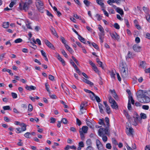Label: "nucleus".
Returning <instances> with one entry per match:
<instances>
[{
	"instance_id": "obj_1",
	"label": "nucleus",
	"mask_w": 150,
	"mask_h": 150,
	"mask_svg": "<svg viewBox=\"0 0 150 150\" xmlns=\"http://www.w3.org/2000/svg\"><path fill=\"white\" fill-rule=\"evenodd\" d=\"M138 98H143V102L148 103L150 102V89L147 91L140 90L137 93Z\"/></svg>"
},
{
	"instance_id": "obj_2",
	"label": "nucleus",
	"mask_w": 150,
	"mask_h": 150,
	"mask_svg": "<svg viewBox=\"0 0 150 150\" xmlns=\"http://www.w3.org/2000/svg\"><path fill=\"white\" fill-rule=\"evenodd\" d=\"M119 67L122 76L124 78H126L127 76V67L126 63L122 61L120 62Z\"/></svg>"
},
{
	"instance_id": "obj_3",
	"label": "nucleus",
	"mask_w": 150,
	"mask_h": 150,
	"mask_svg": "<svg viewBox=\"0 0 150 150\" xmlns=\"http://www.w3.org/2000/svg\"><path fill=\"white\" fill-rule=\"evenodd\" d=\"M98 134L99 136L105 135V134L110 135L109 128H108V127H105V128H100L98 131Z\"/></svg>"
},
{
	"instance_id": "obj_4",
	"label": "nucleus",
	"mask_w": 150,
	"mask_h": 150,
	"mask_svg": "<svg viewBox=\"0 0 150 150\" xmlns=\"http://www.w3.org/2000/svg\"><path fill=\"white\" fill-rule=\"evenodd\" d=\"M36 5L38 10L40 11L42 8H43V3L41 0H36Z\"/></svg>"
},
{
	"instance_id": "obj_5",
	"label": "nucleus",
	"mask_w": 150,
	"mask_h": 150,
	"mask_svg": "<svg viewBox=\"0 0 150 150\" xmlns=\"http://www.w3.org/2000/svg\"><path fill=\"white\" fill-rule=\"evenodd\" d=\"M110 35L112 38L115 40H118L120 38L119 36L115 32L113 33H111L110 34Z\"/></svg>"
},
{
	"instance_id": "obj_6",
	"label": "nucleus",
	"mask_w": 150,
	"mask_h": 150,
	"mask_svg": "<svg viewBox=\"0 0 150 150\" xmlns=\"http://www.w3.org/2000/svg\"><path fill=\"white\" fill-rule=\"evenodd\" d=\"M126 132L127 134L128 135H132L133 132V129L132 127H129V129L127 127Z\"/></svg>"
},
{
	"instance_id": "obj_7",
	"label": "nucleus",
	"mask_w": 150,
	"mask_h": 150,
	"mask_svg": "<svg viewBox=\"0 0 150 150\" xmlns=\"http://www.w3.org/2000/svg\"><path fill=\"white\" fill-rule=\"evenodd\" d=\"M44 41L45 43L48 47L51 48L52 49H54V48L53 45L47 40H45Z\"/></svg>"
},
{
	"instance_id": "obj_8",
	"label": "nucleus",
	"mask_w": 150,
	"mask_h": 150,
	"mask_svg": "<svg viewBox=\"0 0 150 150\" xmlns=\"http://www.w3.org/2000/svg\"><path fill=\"white\" fill-rule=\"evenodd\" d=\"M98 28L99 31L100 32V33L98 34V35H104V29L102 26L100 25H98Z\"/></svg>"
},
{
	"instance_id": "obj_9",
	"label": "nucleus",
	"mask_w": 150,
	"mask_h": 150,
	"mask_svg": "<svg viewBox=\"0 0 150 150\" xmlns=\"http://www.w3.org/2000/svg\"><path fill=\"white\" fill-rule=\"evenodd\" d=\"M141 47L139 46L138 45L135 44L133 46V50L135 52H138L140 51Z\"/></svg>"
},
{
	"instance_id": "obj_10",
	"label": "nucleus",
	"mask_w": 150,
	"mask_h": 150,
	"mask_svg": "<svg viewBox=\"0 0 150 150\" xmlns=\"http://www.w3.org/2000/svg\"><path fill=\"white\" fill-rule=\"evenodd\" d=\"M96 2L98 4L100 5L102 8H104V4L103 0H96Z\"/></svg>"
},
{
	"instance_id": "obj_11",
	"label": "nucleus",
	"mask_w": 150,
	"mask_h": 150,
	"mask_svg": "<svg viewBox=\"0 0 150 150\" xmlns=\"http://www.w3.org/2000/svg\"><path fill=\"white\" fill-rule=\"evenodd\" d=\"M25 88L28 90L31 91V90H35L36 88L33 86H28V85H26L25 87Z\"/></svg>"
},
{
	"instance_id": "obj_12",
	"label": "nucleus",
	"mask_w": 150,
	"mask_h": 150,
	"mask_svg": "<svg viewBox=\"0 0 150 150\" xmlns=\"http://www.w3.org/2000/svg\"><path fill=\"white\" fill-rule=\"evenodd\" d=\"M79 147L78 148V150H81V148L84 146V144L83 142H80L78 144Z\"/></svg>"
},
{
	"instance_id": "obj_13",
	"label": "nucleus",
	"mask_w": 150,
	"mask_h": 150,
	"mask_svg": "<svg viewBox=\"0 0 150 150\" xmlns=\"http://www.w3.org/2000/svg\"><path fill=\"white\" fill-rule=\"evenodd\" d=\"M57 59L61 62L64 65L65 64V61L64 60L60 57V55L58 54L57 56Z\"/></svg>"
},
{
	"instance_id": "obj_14",
	"label": "nucleus",
	"mask_w": 150,
	"mask_h": 150,
	"mask_svg": "<svg viewBox=\"0 0 150 150\" xmlns=\"http://www.w3.org/2000/svg\"><path fill=\"white\" fill-rule=\"evenodd\" d=\"M141 119V117H139L138 115H137L136 118L134 119L135 122L134 123V125L136 126L137 125V122L138 121H140Z\"/></svg>"
},
{
	"instance_id": "obj_15",
	"label": "nucleus",
	"mask_w": 150,
	"mask_h": 150,
	"mask_svg": "<svg viewBox=\"0 0 150 150\" xmlns=\"http://www.w3.org/2000/svg\"><path fill=\"white\" fill-rule=\"evenodd\" d=\"M96 146L98 149H101V147H102V144L97 139L96 140Z\"/></svg>"
},
{
	"instance_id": "obj_16",
	"label": "nucleus",
	"mask_w": 150,
	"mask_h": 150,
	"mask_svg": "<svg viewBox=\"0 0 150 150\" xmlns=\"http://www.w3.org/2000/svg\"><path fill=\"white\" fill-rule=\"evenodd\" d=\"M23 3V10L26 11L28 9V6L29 5L26 2Z\"/></svg>"
},
{
	"instance_id": "obj_17",
	"label": "nucleus",
	"mask_w": 150,
	"mask_h": 150,
	"mask_svg": "<svg viewBox=\"0 0 150 150\" xmlns=\"http://www.w3.org/2000/svg\"><path fill=\"white\" fill-rule=\"evenodd\" d=\"M111 104V105L112 108L116 109L118 108V106L117 104L115 101V102H113Z\"/></svg>"
},
{
	"instance_id": "obj_18",
	"label": "nucleus",
	"mask_w": 150,
	"mask_h": 150,
	"mask_svg": "<svg viewBox=\"0 0 150 150\" xmlns=\"http://www.w3.org/2000/svg\"><path fill=\"white\" fill-rule=\"evenodd\" d=\"M50 29L52 34L55 36L58 37V36L54 28L53 27H51Z\"/></svg>"
},
{
	"instance_id": "obj_19",
	"label": "nucleus",
	"mask_w": 150,
	"mask_h": 150,
	"mask_svg": "<svg viewBox=\"0 0 150 150\" xmlns=\"http://www.w3.org/2000/svg\"><path fill=\"white\" fill-rule=\"evenodd\" d=\"M9 23L8 22H4L3 23L2 26L4 28H6L8 27Z\"/></svg>"
},
{
	"instance_id": "obj_20",
	"label": "nucleus",
	"mask_w": 150,
	"mask_h": 150,
	"mask_svg": "<svg viewBox=\"0 0 150 150\" xmlns=\"http://www.w3.org/2000/svg\"><path fill=\"white\" fill-rule=\"evenodd\" d=\"M21 126H22L21 130L22 132L26 130V125L24 123H21Z\"/></svg>"
},
{
	"instance_id": "obj_21",
	"label": "nucleus",
	"mask_w": 150,
	"mask_h": 150,
	"mask_svg": "<svg viewBox=\"0 0 150 150\" xmlns=\"http://www.w3.org/2000/svg\"><path fill=\"white\" fill-rule=\"evenodd\" d=\"M99 108L100 109V112L101 113H103L104 111L103 110V107L102 104L98 103Z\"/></svg>"
},
{
	"instance_id": "obj_22",
	"label": "nucleus",
	"mask_w": 150,
	"mask_h": 150,
	"mask_svg": "<svg viewBox=\"0 0 150 150\" xmlns=\"http://www.w3.org/2000/svg\"><path fill=\"white\" fill-rule=\"evenodd\" d=\"M116 11L117 12L120 14L121 15L124 14V12L123 10L119 8H116Z\"/></svg>"
},
{
	"instance_id": "obj_23",
	"label": "nucleus",
	"mask_w": 150,
	"mask_h": 150,
	"mask_svg": "<svg viewBox=\"0 0 150 150\" xmlns=\"http://www.w3.org/2000/svg\"><path fill=\"white\" fill-rule=\"evenodd\" d=\"M78 39H79L82 42L85 44H86V42L85 41V39L83 38L82 37H81L80 35H79V36H78Z\"/></svg>"
},
{
	"instance_id": "obj_24",
	"label": "nucleus",
	"mask_w": 150,
	"mask_h": 150,
	"mask_svg": "<svg viewBox=\"0 0 150 150\" xmlns=\"http://www.w3.org/2000/svg\"><path fill=\"white\" fill-rule=\"evenodd\" d=\"M82 132L84 133H86L87 132L88 130V127L87 126H83L82 128Z\"/></svg>"
},
{
	"instance_id": "obj_25",
	"label": "nucleus",
	"mask_w": 150,
	"mask_h": 150,
	"mask_svg": "<svg viewBox=\"0 0 150 150\" xmlns=\"http://www.w3.org/2000/svg\"><path fill=\"white\" fill-rule=\"evenodd\" d=\"M96 62L99 65V67H101L102 69H103L104 67L103 65L102 62L99 60V59H96Z\"/></svg>"
},
{
	"instance_id": "obj_26",
	"label": "nucleus",
	"mask_w": 150,
	"mask_h": 150,
	"mask_svg": "<svg viewBox=\"0 0 150 150\" xmlns=\"http://www.w3.org/2000/svg\"><path fill=\"white\" fill-rule=\"evenodd\" d=\"M86 144L88 146H91L92 142L91 139H88L86 142Z\"/></svg>"
},
{
	"instance_id": "obj_27",
	"label": "nucleus",
	"mask_w": 150,
	"mask_h": 150,
	"mask_svg": "<svg viewBox=\"0 0 150 150\" xmlns=\"http://www.w3.org/2000/svg\"><path fill=\"white\" fill-rule=\"evenodd\" d=\"M123 113L126 117L128 119H129L130 118V117L128 113V112L125 110H123Z\"/></svg>"
},
{
	"instance_id": "obj_28",
	"label": "nucleus",
	"mask_w": 150,
	"mask_h": 150,
	"mask_svg": "<svg viewBox=\"0 0 150 150\" xmlns=\"http://www.w3.org/2000/svg\"><path fill=\"white\" fill-rule=\"evenodd\" d=\"M105 122L106 123V126H105L106 127H108L109 128V120L108 117H106L105 118Z\"/></svg>"
},
{
	"instance_id": "obj_29",
	"label": "nucleus",
	"mask_w": 150,
	"mask_h": 150,
	"mask_svg": "<svg viewBox=\"0 0 150 150\" xmlns=\"http://www.w3.org/2000/svg\"><path fill=\"white\" fill-rule=\"evenodd\" d=\"M108 98L109 99V103L111 104L113 102H115V101L112 97L110 96H109L108 97Z\"/></svg>"
},
{
	"instance_id": "obj_30",
	"label": "nucleus",
	"mask_w": 150,
	"mask_h": 150,
	"mask_svg": "<svg viewBox=\"0 0 150 150\" xmlns=\"http://www.w3.org/2000/svg\"><path fill=\"white\" fill-rule=\"evenodd\" d=\"M83 3L86 6L88 7L90 5L91 3L88 0H84Z\"/></svg>"
},
{
	"instance_id": "obj_31",
	"label": "nucleus",
	"mask_w": 150,
	"mask_h": 150,
	"mask_svg": "<svg viewBox=\"0 0 150 150\" xmlns=\"http://www.w3.org/2000/svg\"><path fill=\"white\" fill-rule=\"evenodd\" d=\"M146 63L144 61H142L140 63V67L144 68L146 66Z\"/></svg>"
},
{
	"instance_id": "obj_32",
	"label": "nucleus",
	"mask_w": 150,
	"mask_h": 150,
	"mask_svg": "<svg viewBox=\"0 0 150 150\" xmlns=\"http://www.w3.org/2000/svg\"><path fill=\"white\" fill-rule=\"evenodd\" d=\"M33 106L31 104H29L28 107V112H30L32 111L33 110Z\"/></svg>"
},
{
	"instance_id": "obj_33",
	"label": "nucleus",
	"mask_w": 150,
	"mask_h": 150,
	"mask_svg": "<svg viewBox=\"0 0 150 150\" xmlns=\"http://www.w3.org/2000/svg\"><path fill=\"white\" fill-rule=\"evenodd\" d=\"M128 101H130L131 100V103H132V104L133 105L134 103V100L132 96H131L130 97H128Z\"/></svg>"
},
{
	"instance_id": "obj_34",
	"label": "nucleus",
	"mask_w": 150,
	"mask_h": 150,
	"mask_svg": "<svg viewBox=\"0 0 150 150\" xmlns=\"http://www.w3.org/2000/svg\"><path fill=\"white\" fill-rule=\"evenodd\" d=\"M95 17L97 18L98 21H100L102 19V16L98 14H97L95 16Z\"/></svg>"
},
{
	"instance_id": "obj_35",
	"label": "nucleus",
	"mask_w": 150,
	"mask_h": 150,
	"mask_svg": "<svg viewBox=\"0 0 150 150\" xmlns=\"http://www.w3.org/2000/svg\"><path fill=\"white\" fill-rule=\"evenodd\" d=\"M86 109L84 108L80 107V114L81 115L85 113L86 112Z\"/></svg>"
},
{
	"instance_id": "obj_36",
	"label": "nucleus",
	"mask_w": 150,
	"mask_h": 150,
	"mask_svg": "<svg viewBox=\"0 0 150 150\" xmlns=\"http://www.w3.org/2000/svg\"><path fill=\"white\" fill-rule=\"evenodd\" d=\"M31 24V23L27 21L26 24V26L29 29H33L30 25Z\"/></svg>"
},
{
	"instance_id": "obj_37",
	"label": "nucleus",
	"mask_w": 150,
	"mask_h": 150,
	"mask_svg": "<svg viewBox=\"0 0 150 150\" xmlns=\"http://www.w3.org/2000/svg\"><path fill=\"white\" fill-rule=\"evenodd\" d=\"M79 132L80 133V135L81 139L82 140H84L85 139V136L83 133L82 131H80Z\"/></svg>"
},
{
	"instance_id": "obj_38",
	"label": "nucleus",
	"mask_w": 150,
	"mask_h": 150,
	"mask_svg": "<svg viewBox=\"0 0 150 150\" xmlns=\"http://www.w3.org/2000/svg\"><path fill=\"white\" fill-rule=\"evenodd\" d=\"M98 123L100 125H104V126H105V124L104 122V120H103L100 119L99 121L98 122Z\"/></svg>"
},
{
	"instance_id": "obj_39",
	"label": "nucleus",
	"mask_w": 150,
	"mask_h": 150,
	"mask_svg": "<svg viewBox=\"0 0 150 150\" xmlns=\"http://www.w3.org/2000/svg\"><path fill=\"white\" fill-rule=\"evenodd\" d=\"M113 91H114V93L112 94V96L113 97L116 99L117 100L118 98L116 94L115 90L113 89Z\"/></svg>"
},
{
	"instance_id": "obj_40",
	"label": "nucleus",
	"mask_w": 150,
	"mask_h": 150,
	"mask_svg": "<svg viewBox=\"0 0 150 150\" xmlns=\"http://www.w3.org/2000/svg\"><path fill=\"white\" fill-rule=\"evenodd\" d=\"M45 86L46 87V90L48 92L49 94H50L51 93L48 87V84H47V83H46L45 84Z\"/></svg>"
},
{
	"instance_id": "obj_41",
	"label": "nucleus",
	"mask_w": 150,
	"mask_h": 150,
	"mask_svg": "<svg viewBox=\"0 0 150 150\" xmlns=\"http://www.w3.org/2000/svg\"><path fill=\"white\" fill-rule=\"evenodd\" d=\"M91 93L92 94L90 95V98L91 100H94L95 99V96H96L93 92H92Z\"/></svg>"
},
{
	"instance_id": "obj_42",
	"label": "nucleus",
	"mask_w": 150,
	"mask_h": 150,
	"mask_svg": "<svg viewBox=\"0 0 150 150\" xmlns=\"http://www.w3.org/2000/svg\"><path fill=\"white\" fill-rule=\"evenodd\" d=\"M61 52L64 56L66 58H67L68 56L65 51L63 50H62Z\"/></svg>"
},
{
	"instance_id": "obj_43",
	"label": "nucleus",
	"mask_w": 150,
	"mask_h": 150,
	"mask_svg": "<svg viewBox=\"0 0 150 150\" xmlns=\"http://www.w3.org/2000/svg\"><path fill=\"white\" fill-rule=\"evenodd\" d=\"M100 137H102V139L104 142H105L107 141L108 138L106 136L104 135L103 136H100Z\"/></svg>"
},
{
	"instance_id": "obj_44",
	"label": "nucleus",
	"mask_w": 150,
	"mask_h": 150,
	"mask_svg": "<svg viewBox=\"0 0 150 150\" xmlns=\"http://www.w3.org/2000/svg\"><path fill=\"white\" fill-rule=\"evenodd\" d=\"M132 57V53H131L130 51H129L128 52V53L127 56L126 57V58H130Z\"/></svg>"
},
{
	"instance_id": "obj_45",
	"label": "nucleus",
	"mask_w": 150,
	"mask_h": 150,
	"mask_svg": "<svg viewBox=\"0 0 150 150\" xmlns=\"http://www.w3.org/2000/svg\"><path fill=\"white\" fill-rule=\"evenodd\" d=\"M115 3L114 0H108L107 1L108 4L110 5H112V3Z\"/></svg>"
},
{
	"instance_id": "obj_46",
	"label": "nucleus",
	"mask_w": 150,
	"mask_h": 150,
	"mask_svg": "<svg viewBox=\"0 0 150 150\" xmlns=\"http://www.w3.org/2000/svg\"><path fill=\"white\" fill-rule=\"evenodd\" d=\"M104 35H99V37L100 39V42L101 43H103V39L104 38Z\"/></svg>"
},
{
	"instance_id": "obj_47",
	"label": "nucleus",
	"mask_w": 150,
	"mask_h": 150,
	"mask_svg": "<svg viewBox=\"0 0 150 150\" xmlns=\"http://www.w3.org/2000/svg\"><path fill=\"white\" fill-rule=\"evenodd\" d=\"M61 121L64 124H66L67 123L68 121L66 119L63 118L62 119Z\"/></svg>"
},
{
	"instance_id": "obj_48",
	"label": "nucleus",
	"mask_w": 150,
	"mask_h": 150,
	"mask_svg": "<svg viewBox=\"0 0 150 150\" xmlns=\"http://www.w3.org/2000/svg\"><path fill=\"white\" fill-rule=\"evenodd\" d=\"M113 26L115 28L117 29H119L120 28L119 25L117 23H115L114 24Z\"/></svg>"
},
{
	"instance_id": "obj_49",
	"label": "nucleus",
	"mask_w": 150,
	"mask_h": 150,
	"mask_svg": "<svg viewBox=\"0 0 150 150\" xmlns=\"http://www.w3.org/2000/svg\"><path fill=\"white\" fill-rule=\"evenodd\" d=\"M106 147L107 149H110L112 148V146L110 143H108L106 144Z\"/></svg>"
},
{
	"instance_id": "obj_50",
	"label": "nucleus",
	"mask_w": 150,
	"mask_h": 150,
	"mask_svg": "<svg viewBox=\"0 0 150 150\" xmlns=\"http://www.w3.org/2000/svg\"><path fill=\"white\" fill-rule=\"evenodd\" d=\"M18 8L21 10H23V3H20Z\"/></svg>"
},
{
	"instance_id": "obj_51",
	"label": "nucleus",
	"mask_w": 150,
	"mask_h": 150,
	"mask_svg": "<svg viewBox=\"0 0 150 150\" xmlns=\"http://www.w3.org/2000/svg\"><path fill=\"white\" fill-rule=\"evenodd\" d=\"M31 134L30 132H27L24 134V136L26 138H30Z\"/></svg>"
},
{
	"instance_id": "obj_52",
	"label": "nucleus",
	"mask_w": 150,
	"mask_h": 150,
	"mask_svg": "<svg viewBox=\"0 0 150 150\" xmlns=\"http://www.w3.org/2000/svg\"><path fill=\"white\" fill-rule=\"evenodd\" d=\"M141 115V118L142 119V118H143V119H145L146 118V114L144 113H141L140 114Z\"/></svg>"
},
{
	"instance_id": "obj_53",
	"label": "nucleus",
	"mask_w": 150,
	"mask_h": 150,
	"mask_svg": "<svg viewBox=\"0 0 150 150\" xmlns=\"http://www.w3.org/2000/svg\"><path fill=\"white\" fill-rule=\"evenodd\" d=\"M22 41L23 40L19 38L16 40L14 41V42L15 43H18L22 42Z\"/></svg>"
},
{
	"instance_id": "obj_54",
	"label": "nucleus",
	"mask_w": 150,
	"mask_h": 150,
	"mask_svg": "<svg viewBox=\"0 0 150 150\" xmlns=\"http://www.w3.org/2000/svg\"><path fill=\"white\" fill-rule=\"evenodd\" d=\"M112 143L114 144L115 145H117L118 144V143L117 141L114 138H112Z\"/></svg>"
},
{
	"instance_id": "obj_55",
	"label": "nucleus",
	"mask_w": 150,
	"mask_h": 150,
	"mask_svg": "<svg viewBox=\"0 0 150 150\" xmlns=\"http://www.w3.org/2000/svg\"><path fill=\"white\" fill-rule=\"evenodd\" d=\"M146 19L148 21L150 22V15L148 13L146 14Z\"/></svg>"
},
{
	"instance_id": "obj_56",
	"label": "nucleus",
	"mask_w": 150,
	"mask_h": 150,
	"mask_svg": "<svg viewBox=\"0 0 150 150\" xmlns=\"http://www.w3.org/2000/svg\"><path fill=\"white\" fill-rule=\"evenodd\" d=\"M3 108L4 110H11L10 107L8 105L4 106Z\"/></svg>"
},
{
	"instance_id": "obj_57",
	"label": "nucleus",
	"mask_w": 150,
	"mask_h": 150,
	"mask_svg": "<svg viewBox=\"0 0 150 150\" xmlns=\"http://www.w3.org/2000/svg\"><path fill=\"white\" fill-rule=\"evenodd\" d=\"M143 10L146 13H148L149 12V9L148 8L144 6L143 8Z\"/></svg>"
},
{
	"instance_id": "obj_58",
	"label": "nucleus",
	"mask_w": 150,
	"mask_h": 150,
	"mask_svg": "<svg viewBox=\"0 0 150 150\" xmlns=\"http://www.w3.org/2000/svg\"><path fill=\"white\" fill-rule=\"evenodd\" d=\"M92 45L93 47H94L95 49H99L98 45L97 44H96L94 42H93L92 43Z\"/></svg>"
},
{
	"instance_id": "obj_59",
	"label": "nucleus",
	"mask_w": 150,
	"mask_h": 150,
	"mask_svg": "<svg viewBox=\"0 0 150 150\" xmlns=\"http://www.w3.org/2000/svg\"><path fill=\"white\" fill-rule=\"evenodd\" d=\"M87 125L91 128H92L93 127V125L91 122L90 121H87L86 122Z\"/></svg>"
},
{
	"instance_id": "obj_60",
	"label": "nucleus",
	"mask_w": 150,
	"mask_h": 150,
	"mask_svg": "<svg viewBox=\"0 0 150 150\" xmlns=\"http://www.w3.org/2000/svg\"><path fill=\"white\" fill-rule=\"evenodd\" d=\"M6 54L5 53L2 54L0 55V60L2 61Z\"/></svg>"
},
{
	"instance_id": "obj_61",
	"label": "nucleus",
	"mask_w": 150,
	"mask_h": 150,
	"mask_svg": "<svg viewBox=\"0 0 150 150\" xmlns=\"http://www.w3.org/2000/svg\"><path fill=\"white\" fill-rule=\"evenodd\" d=\"M127 108L129 110H131L132 108L131 105V104L130 102V101H128V102Z\"/></svg>"
},
{
	"instance_id": "obj_62",
	"label": "nucleus",
	"mask_w": 150,
	"mask_h": 150,
	"mask_svg": "<svg viewBox=\"0 0 150 150\" xmlns=\"http://www.w3.org/2000/svg\"><path fill=\"white\" fill-rule=\"evenodd\" d=\"M11 94L13 98H17V96L16 93L12 92L11 93Z\"/></svg>"
},
{
	"instance_id": "obj_63",
	"label": "nucleus",
	"mask_w": 150,
	"mask_h": 150,
	"mask_svg": "<svg viewBox=\"0 0 150 150\" xmlns=\"http://www.w3.org/2000/svg\"><path fill=\"white\" fill-rule=\"evenodd\" d=\"M76 123L79 126H80L81 124V121L78 118L76 119Z\"/></svg>"
},
{
	"instance_id": "obj_64",
	"label": "nucleus",
	"mask_w": 150,
	"mask_h": 150,
	"mask_svg": "<svg viewBox=\"0 0 150 150\" xmlns=\"http://www.w3.org/2000/svg\"><path fill=\"white\" fill-rule=\"evenodd\" d=\"M86 150H94V149L92 146H88Z\"/></svg>"
}]
</instances>
